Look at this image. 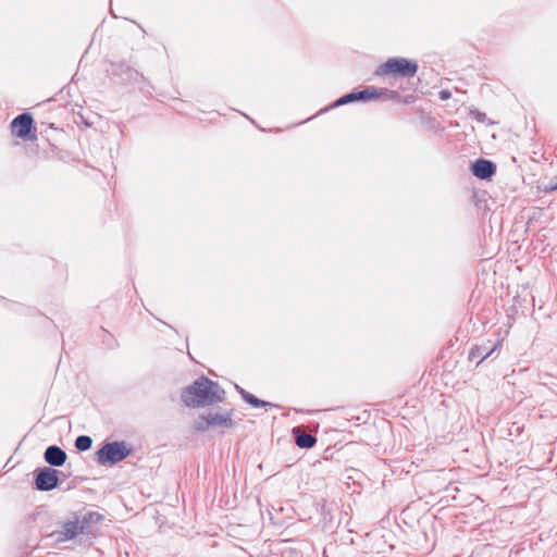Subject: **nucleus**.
Here are the masks:
<instances>
[{
  "mask_svg": "<svg viewBox=\"0 0 557 557\" xmlns=\"http://www.w3.org/2000/svg\"><path fill=\"white\" fill-rule=\"evenodd\" d=\"M500 346V342L497 341L496 343H492L491 341H487L486 343H482L480 345L473 346L469 351V360L480 359L476 362V366L482 363L485 359H487L490 356L494 354V351L497 350V348Z\"/></svg>",
  "mask_w": 557,
  "mask_h": 557,
  "instance_id": "nucleus-10",
  "label": "nucleus"
},
{
  "mask_svg": "<svg viewBox=\"0 0 557 557\" xmlns=\"http://www.w3.org/2000/svg\"><path fill=\"white\" fill-rule=\"evenodd\" d=\"M235 389L237 391V393L240 395V391H245L242 386H239L238 384H235Z\"/></svg>",
  "mask_w": 557,
  "mask_h": 557,
  "instance_id": "nucleus-20",
  "label": "nucleus"
},
{
  "mask_svg": "<svg viewBox=\"0 0 557 557\" xmlns=\"http://www.w3.org/2000/svg\"><path fill=\"white\" fill-rule=\"evenodd\" d=\"M386 96V99L395 100L399 98V92L395 90L388 89H380L373 86L366 87L362 90H354L348 92L341 98H338L333 104L332 108L341 107L344 104H348L351 102H366L369 100L377 99L381 96Z\"/></svg>",
  "mask_w": 557,
  "mask_h": 557,
  "instance_id": "nucleus-3",
  "label": "nucleus"
},
{
  "mask_svg": "<svg viewBox=\"0 0 557 557\" xmlns=\"http://www.w3.org/2000/svg\"><path fill=\"white\" fill-rule=\"evenodd\" d=\"M240 396L243 400L252 407L260 408V407H272L273 405L269 401L259 399L255 395L248 393L247 391H240Z\"/></svg>",
  "mask_w": 557,
  "mask_h": 557,
  "instance_id": "nucleus-15",
  "label": "nucleus"
},
{
  "mask_svg": "<svg viewBox=\"0 0 557 557\" xmlns=\"http://www.w3.org/2000/svg\"><path fill=\"white\" fill-rule=\"evenodd\" d=\"M59 473L58 470L50 467L38 468L34 472L36 490L49 492L58 487L60 484Z\"/></svg>",
  "mask_w": 557,
  "mask_h": 557,
  "instance_id": "nucleus-6",
  "label": "nucleus"
},
{
  "mask_svg": "<svg viewBox=\"0 0 557 557\" xmlns=\"http://www.w3.org/2000/svg\"><path fill=\"white\" fill-rule=\"evenodd\" d=\"M471 171L480 180H490L496 173V165L490 160L480 158L472 163Z\"/></svg>",
  "mask_w": 557,
  "mask_h": 557,
  "instance_id": "nucleus-11",
  "label": "nucleus"
},
{
  "mask_svg": "<svg viewBox=\"0 0 557 557\" xmlns=\"http://www.w3.org/2000/svg\"><path fill=\"white\" fill-rule=\"evenodd\" d=\"M107 72L110 76L119 79L121 83L137 82L140 77L138 71L124 62H110Z\"/></svg>",
  "mask_w": 557,
  "mask_h": 557,
  "instance_id": "nucleus-8",
  "label": "nucleus"
},
{
  "mask_svg": "<svg viewBox=\"0 0 557 557\" xmlns=\"http://www.w3.org/2000/svg\"><path fill=\"white\" fill-rule=\"evenodd\" d=\"M133 449L124 441L104 442L95 453L94 460L100 466H114L126 459Z\"/></svg>",
  "mask_w": 557,
  "mask_h": 557,
  "instance_id": "nucleus-2",
  "label": "nucleus"
},
{
  "mask_svg": "<svg viewBox=\"0 0 557 557\" xmlns=\"http://www.w3.org/2000/svg\"><path fill=\"white\" fill-rule=\"evenodd\" d=\"M226 392L218 383L201 375L182 392V401L189 408L208 407L224 401Z\"/></svg>",
  "mask_w": 557,
  "mask_h": 557,
  "instance_id": "nucleus-1",
  "label": "nucleus"
},
{
  "mask_svg": "<svg viewBox=\"0 0 557 557\" xmlns=\"http://www.w3.org/2000/svg\"><path fill=\"white\" fill-rule=\"evenodd\" d=\"M540 189L545 194H552L557 190V176L552 177L547 183H543Z\"/></svg>",
  "mask_w": 557,
  "mask_h": 557,
  "instance_id": "nucleus-18",
  "label": "nucleus"
},
{
  "mask_svg": "<svg viewBox=\"0 0 557 557\" xmlns=\"http://www.w3.org/2000/svg\"><path fill=\"white\" fill-rule=\"evenodd\" d=\"M102 519V516L98 512L90 511L78 518L79 525L87 527V531H83V534L89 535L92 533L94 527L99 523Z\"/></svg>",
  "mask_w": 557,
  "mask_h": 557,
  "instance_id": "nucleus-14",
  "label": "nucleus"
},
{
  "mask_svg": "<svg viewBox=\"0 0 557 557\" xmlns=\"http://www.w3.org/2000/svg\"><path fill=\"white\" fill-rule=\"evenodd\" d=\"M193 429L196 432H205L210 429V423L208 419V414H200L197 419L194 420Z\"/></svg>",
  "mask_w": 557,
  "mask_h": 557,
  "instance_id": "nucleus-16",
  "label": "nucleus"
},
{
  "mask_svg": "<svg viewBox=\"0 0 557 557\" xmlns=\"http://www.w3.org/2000/svg\"><path fill=\"white\" fill-rule=\"evenodd\" d=\"M83 531H87V527L79 525L78 517H75L74 520L63 522L51 535L57 542L62 543L74 540L78 534H83Z\"/></svg>",
  "mask_w": 557,
  "mask_h": 557,
  "instance_id": "nucleus-7",
  "label": "nucleus"
},
{
  "mask_svg": "<svg viewBox=\"0 0 557 557\" xmlns=\"http://www.w3.org/2000/svg\"><path fill=\"white\" fill-rule=\"evenodd\" d=\"M207 414L210 428L233 429L236 426V422L233 419L234 409H220L218 411H210Z\"/></svg>",
  "mask_w": 557,
  "mask_h": 557,
  "instance_id": "nucleus-9",
  "label": "nucleus"
},
{
  "mask_svg": "<svg viewBox=\"0 0 557 557\" xmlns=\"http://www.w3.org/2000/svg\"><path fill=\"white\" fill-rule=\"evenodd\" d=\"M33 124V115L28 112H23L12 120L10 124L11 133L24 140H34L36 135L32 133Z\"/></svg>",
  "mask_w": 557,
  "mask_h": 557,
  "instance_id": "nucleus-5",
  "label": "nucleus"
},
{
  "mask_svg": "<svg viewBox=\"0 0 557 557\" xmlns=\"http://www.w3.org/2000/svg\"><path fill=\"white\" fill-rule=\"evenodd\" d=\"M418 72V64L413 60L406 58H389L376 70V75L395 74L401 77H413Z\"/></svg>",
  "mask_w": 557,
  "mask_h": 557,
  "instance_id": "nucleus-4",
  "label": "nucleus"
},
{
  "mask_svg": "<svg viewBox=\"0 0 557 557\" xmlns=\"http://www.w3.org/2000/svg\"><path fill=\"white\" fill-rule=\"evenodd\" d=\"M293 435L295 443L299 448L309 449L317 444V438L313 435L304 432L300 426L293 429Z\"/></svg>",
  "mask_w": 557,
  "mask_h": 557,
  "instance_id": "nucleus-13",
  "label": "nucleus"
},
{
  "mask_svg": "<svg viewBox=\"0 0 557 557\" xmlns=\"http://www.w3.org/2000/svg\"><path fill=\"white\" fill-rule=\"evenodd\" d=\"M67 458L66 453L57 445H50L44 453L45 461L51 467H61L65 463Z\"/></svg>",
  "mask_w": 557,
  "mask_h": 557,
  "instance_id": "nucleus-12",
  "label": "nucleus"
},
{
  "mask_svg": "<svg viewBox=\"0 0 557 557\" xmlns=\"http://www.w3.org/2000/svg\"><path fill=\"white\" fill-rule=\"evenodd\" d=\"M74 445L78 451H86L91 448L92 438L88 435H79L76 437Z\"/></svg>",
  "mask_w": 557,
  "mask_h": 557,
  "instance_id": "nucleus-17",
  "label": "nucleus"
},
{
  "mask_svg": "<svg viewBox=\"0 0 557 557\" xmlns=\"http://www.w3.org/2000/svg\"><path fill=\"white\" fill-rule=\"evenodd\" d=\"M440 98H441L442 100H447V99H449V98H450V92H449L448 90H442V91L440 92Z\"/></svg>",
  "mask_w": 557,
  "mask_h": 557,
  "instance_id": "nucleus-19",
  "label": "nucleus"
}]
</instances>
